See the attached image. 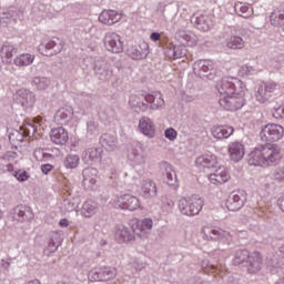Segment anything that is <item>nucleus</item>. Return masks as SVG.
I'll list each match as a JSON object with an SVG mask.
<instances>
[{"label": "nucleus", "mask_w": 284, "mask_h": 284, "mask_svg": "<svg viewBox=\"0 0 284 284\" xmlns=\"http://www.w3.org/2000/svg\"><path fill=\"white\" fill-rule=\"evenodd\" d=\"M220 94V105L229 112L241 110L245 105L247 88L237 78H224L216 85Z\"/></svg>", "instance_id": "obj_1"}, {"label": "nucleus", "mask_w": 284, "mask_h": 284, "mask_svg": "<svg viewBox=\"0 0 284 284\" xmlns=\"http://www.w3.org/2000/svg\"><path fill=\"white\" fill-rule=\"evenodd\" d=\"M220 94V105L229 112L241 110L245 105L247 88L237 78H224L216 85Z\"/></svg>", "instance_id": "obj_2"}, {"label": "nucleus", "mask_w": 284, "mask_h": 284, "mask_svg": "<svg viewBox=\"0 0 284 284\" xmlns=\"http://www.w3.org/2000/svg\"><path fill=\"white\" fill-rule=\"evenodd\" d=\"M281 159L283 155L276 145H260L248 154V165L270 168V165L281 163Z\"/></svg>", "instance_id": "obj_3"}, {"label": "nucleus", "mask_w": 284, "mask_h": 284, "mask_svg": "<svg viewBox=\"0 0 284 284\" xmlns=\"http://www.w3.org/2000/svg\"><path fill=\"white\" fill-rule=\"evenodd\" d=\"M179 210L185 216H196L203 210V199L197 195L182 197L179 201Z\"/></svg>", "instance_id": "obj_4"}, {"label": "nucleus", "mask_w": 284, "mask_h": 284, "mask_svg": "<svg viewBox=\"0 0 284 284\" xmlns=\"http://www.w3.org/2000/svg\"><path fill=\"white\" fill-rule=\"evenodd\" d=\"M243 261H247L250 263L248 272L251 274H256L260 272L263 265V257H261V253L254 252L250 255L247 251H237L235 254V263H243Z\"/></svg>", "instance_id": "obj_5"}, {"label": "nucleus", "mask_w": 284, "mask_h": 284, "mask_svg": "<svg viewBox=\"0 0 284 284\" xmlns=\"http://www.w3.org/2000/svg\"><path fill=\"white\" fill-rule=\"evenodd\" d=\"M260 136L264 143H276V141H281L284 138V126L268 123L262 128Z\"/></svg>", "instance_id": "obj_6"}, {"label": "nucleus", "mask_w": 284, "mask_h": 284, "mask_svg": "<svg viewBox=\"0 0 284 284\" xmlns=\"http://www.w3.org/2000/svg\"><path fill=\"white\" fill-rule=\"evenodd\" d=\"M45 120L43 116L38 115L33 119V124L32 123H27L22 126V133L24 136H29V139H32L36 136H42L43 132L45 130Z\"/></svg>", "instance_id": "obj_7"}, {"label": "nucleus", "mask_w": 284, "mask_h": 284, "mask_svg": "<svg viewBox=\"0 0 284 284\" xmlns=\"http://www.w3.org/2000/svg\"><path fill=\"white\" fill-rule=\"evenodd\" d=\"M277 89L278 84L274 81L263 82L255 94L256 101H258V103H267Z\"/></svg>", "instance_id": "obj_8"}, {"label": "nucleus", "mask_w": 284, "mask_h": 284, "mask_svg": "<svg viewBox=\"0 0 284 284\" xmlns=\"http://www.w3.org/2000/svg\"><path fill=\"white\" fill-rule=\"evenodd\" d=\"M113 205L120 210H130L131 212H134V210H139V207H141V202L134 195L124 194L116 197L113 201Z\"/></svg>", "instance_id": "obj_9"}, {"label": "nucleus", "mask_w": 284, "mask_h": 284, "mask_svg": "<svg viewBox=\"0 0 284 284\" xmlns=\"http://www.w3.org/2000/svg\"><path fill=\"white\" fill-rule=\"evenodd\" d=\"M202 234L206 241H222V243H230L232 241V235L227 231L222 229H210L204 226L202 229Z\"/></svg>", "instance_id": "obj_10"}, {"label": "nucleus", "mask_w": 284, "mask_h": 284, "mask_svg": "<svg viewBox=\"0 0 284 284\" xmlns=\"http://www.w3.org/2000/svg\"><path fill=\"white\" fill-rule=\"evenodd\" d=\"M104 47L109 52L119 54L123 52V41H121V36L115 32L106 33L104 37Z\"/></svg>", "instance_id": "obj_11"}, {"label": "nucleus", "mask_w": 284, "mask_h": 284, "mask_svg": "<svg viewBox=\"0 0 284 284\" xmlns=\"http://www.w3.org/2000/svg\"><path fill=\"white\" fill-rule=\"evenodd\" d=\"M121 19H123V13L112 9L103 10L99 16L100 23L104 26H114V23H119Z\"/></svg>", "instance_id": "obj_12"}, {"label": "nucleus", "mask_w": 284, "mask_h": 284, "mask_svg": "<svg viewBox=\"0 0 284 284\" xmlns=\"http://www.w3.org/2000/svg\"><path fill=\"white\" fill-rule=\"evenodd\" d=\"M209 181L213 185H223L230 181V172L225 166H219L213 173L209 175Z\"/></svg>", "instance_id": "obj_13"}, {"label": "nucleus", "mask_w": 284, "mask_h": 284, "mask_svg": "<svg viewBox=\"0 0 284 284\" xmlns=\"http://www.w3.org/2000/svg\"><path fill=\"white\" fill-rule=\"evenodd\" d=\"M50 139L55 145H65L70 141V133L63 126H58L51 130Z\"/></svg>", "instance_id": "obj_14"}, {"label": "nucleus", "mask_w": 284, "mask_h": 284, "mask_svg": "<svg viewBox=\"0 0 284 284\" xmlns=\"http://www.w3.org/2000/svg\"><path fill=\"white\" fill-rule=\"evenodd\" d=\"M130 226L133 232H140V234H148L150 230L154 226L152 219H144L140 221L139 219H133L130 222Z\"/></svg>", "instance_id": "obj_15"}, {"label": "nucleus", "mask_w": 284, "mask_h": 284, "mask_svg": "<svg viewBox=\"0 0 284 284\" xmlns=\"http://www.w3.org/2000/svg\"><path fill=\"white\" fill-rule=\"evenodd\" d=\"M17 101L20 102L23 108H32V105H34V101H37V98L30 90L20 89L17 92Z\"/></svg>", "instance_id": "obj_16"}, {"label": "nucleus", "mask_w": 284, "mask_h": 284, "mask_svg": "<svg viewBox=\"0 0 284 284\" xmlns=\"http://www.w3.org/2000/svg\"><path fill=\"white\" fill-rule=\"evenodd\" d=\"M89 278L91 281H110V278H114V271H112L110 267H103L93 270L89 273Z\"/></svg>", "instance_id": "obj_17"}, {"label": "nucleus", "mask_w": 284, "mask_h": 284, "mask_svg": "<svg viewBox=\"0 0 284 284\" xmlns=\"http://www.w3.org/2000/svg\"><path fill=\"white\" fill-rule=\"evenodd\" d=\"M229 154L232 161L239 162L245 156V146L241 142H232L229 145Z\"/></svg>", "instance_id": "obj_18"}, {"label": "nucleus", "mask_w": 284, "mask_h": 284, "mask_svg": "<svg viewBox=\"0 0 284 284\" xmlns=\"http://www.w3.org/2000/svg\"><path fill=\"white\" fill-rule=\"evenodd\" d=\"M139 130L144 134L145 136H150V139L154 138V134H156V129L154 128V123L150 118H142L139 123Z\"/></svg>", "instance_id": "obj_19"}, {"label": "nucleus", "mask_w": 284, "mask_h": 284, "mask_svg": "<svg viewBox=\"0 0 284 284\" xmlns=\"http://www.w3.org/2000/svg\"><path fill=\"white\" fill-rule=\"evenodd\" d=\"M234 134V128L230 125H216L212 129V135L214 139H230Z\"/></svg>", "instance_id": "obj_20"}, {"label": "nucleus", "mask_w": 284, "mask_h": 284, "mask_svg": "<svg viewBox=\"0 0 284 284\" xmlns=\"http://www.w3.org/2000/svg\"><path fill=\"white\" fill-rule=\"evenodd\" d=\"M195 164L199 168H216L219 159L214 154L201 155L196 159Z\"/></svg>", "instance_id": "obj_21"}, {"label": "nucleus", "mask_w": 284, "mask_h": 284, "mask_svg": "<svg viewBox=\"0 0 284 284\" xmlns=\"http://www.w3.org/2000/svg\"><path fill=\"white\" fill-rule=\"evenodd\" d=\"M19 52V49H17L12 44H3L0 51V57L3 61V63H12V58L14 54Z\"/></svg>", "instance_id": "obj_22"}, {"label": "nucleus", "mask_w": 284, "mask_h": 284, "mask_svg": "<svg viewBox=\"0 0 284 284\" xmlns=\"http://www.w3.org/2000/svg\"><path fill=\"white\" fill-rule=\"evenodd\" d=\"M141 192L145 199H151L152 196H156V183L152 180H144L141 184Z\"/></svg>", "instance_id": "obj_23"}, {"label": "nucleus", "mask_w": 284, "mask_h": 284, "mask_svg": "<svg viewBox=\"0 0 284 284\" xmlns=\"http://www.w3.org/2000/svg\"><path fill=\"white\" fill-rule=\"evenodd\" d=\"M115 240L118 243H130V241H134V234L130 233L125 226H118L115 230Z\"/></svg>", "instance_id": "obj_24"}, {"label": "nucleus", "mask_w": 284, "mask_h": 284, "mask_svg": "<svg viewBox=\"0 0 284 284\" xmlns=\"http://www.w3.org/2000/svg\"><path fill=\"white\" fill-rule=\"evenodd\" d=\"M14 65L17 68H26L34 63V54L32 53H22L13 59Z\"/></svg>", "instance_id": "obj_25"}, {"label": "nucleus", "mask_w": 284, "mask_h": 284, "mask_svg": "<svg viewBox=\"0 0 284 284\" xmlns=\"http://www.w3.org/2000/svg\"><path fill=\"white\" fill-rule=\"evenodd\" d=\"M73 114L74 111L72 110V106H63L57 111L54 119L59 123H68Z\"/></svg>", "instance_id": "obj_26"}, {"label": "nucleus", "mask_w": 284, "mask_h": 284, "mask_svg": "<svg viewBox=\"0 0 284 284\" xmlns=\"http://www.w3.org/2000/svg\"><path fill=\"white\" fill-rule=\"evenodd\" d=\"M26 139V135L22 130H12L9 133V141L13 148H21L23 141Z\"/></svg>", "instance_id": "obj_27"}, {"label": "nucleus", "mask_w": 284, "mask_h": 284, "mask_svg": "<svg viewBox=\"0 0 284 284\" xmlns=\"http://www.w3.org/2000/svg\"><path fill=\"white\" fill-rule=\"evenodd\" d=\"M225 206L230 212H237V210H241L243 206V200L241 199V195L234 194L229 197L226 200Z\"/></svg>", "instance_id": "obj_28"}, {"label": "nucleus", "mask_w": 284, "mask_h": 284, "mask_svg": "<svg viewBox=\"0 0 284 284\" xmlns=\"http://www.w3.org/2000/svg\"><path fill=\"white\" fill-rule=\"evenodd\" d=\"M226 48H230V50H243L245 41L239 36H232L226 40Z\"/></svg>", "instance_id": "obj_29"}, {"label": "nucleus", "mask_w": 284, "mask_h": 284, "mask_svg": "<svg viewBox=\"0 0 284 284\" xmlns=\"http://www.w3.org/2000/svg\"><path fill=\"white\" fill-rule=\"evenodd\" d=\"M194 70H201L202 72H210V70H214V61L200 60L194 63Z\"/></svg>", "instance_id": "obj_30"}, {"label": "nucleus", "mask_w": 284, "mask_h": 284, "mask_svg": "<svg viewBox=\"0 0 284 284\" xmlns=\"http://www.w3.org/2000/svg\"><path fill=\"white\" fill-rule=\"evenodd\" d=\"M82 214L87 219H90L97 214V204L92 201H87L82 206Z\"/></svg>", "instance_id": "obj_31"}, {"label": "nucleus", "mask_w": 284, "mask_h": 284, "mask_svg": "<svg viewBox=\"0 0 284 284\" xmlns=\"http://www.w3.org/2000/svg\"><path fill=\"white\" fill-rule=\"evenodd\" d=\"M32 88L36 90H47L50 85V80L48 78H33L31 82Z\"/></svg>", "instance_id": "obj_32"}, {"label": "nucleus", "mask_w": 284, "mask_h": 284, "mask_svg": "<svg viewBox=\"0 0 284 284\" xmlns=\"http://www.w3.org/2000/svg\"><path fill=\"white\" fill-rule=\"evenodd\" d=\"M145 101L148 103H151V108L153 110H159V108H163V105H165V101L163 100V98H155L152 94L145 95Z\"/></svg>", "instance_id": "obj_33"}, {"label": "nucleus", "mask_w": 284, "mask_h": 284, "mask_svg": "<svg viewBox=\"0 0 284 284\" xmlns=\"http://www.w3.org/2000/svg\"><path fill=\"white\" fill-rule=\"evenodd\" d=\"M79 155L69 154L64 159V166L68 168L69 170H74V168L79 166Z\"/></svg>", "instance_id": "obj_34"}, {"label": "nucleus", "mask_w": 284, "mask_h": 284, "mask_svg": "<svg viewBox=\"0 0 284 284\" xmlns=\"http://www.w3.org/2000/svg\"><path fill=\"white\" fill-rule=\"evenodd\" d=\"M271 23L272 26H283L284 23V13L277 10H274L271 13Z\"/></svg>", "instance_id": "obj_35"}, {"label": "nucleus", "mask_w": 284, "mask_h": 284, "mask_svg": "<svg viewBox=\"0 0 284 284\" xmlns=\"http://www.w3.org/2000/svg\"><path fill=\"white\" fill-rule=\"evenodd\" d=\"M55 45H57V42L52 40L48 41L39 45V52H41V54H44V57H48V50H52Z\"/></svg>", "instance_id": "obj_36"}, {"label": "nucleus", "mask_w": 284, "mask_h": 284, "mask_svg": "<svg viewBox=\"0 0 284 284\" xmlns=\"http://www.w3.org/2000/svg\"><path fill=\"white\" fill-rule=\"evenodd\" d=\"M16 214L19 216V219L26 221L28 219V215L30 214V210L27 206L19 205L16 207Z\"/></svg>", "instance_id": "obj_37"}, {"label": "nucleus", "mask_w": 284, "mask_h": 284, "mask_svg": "<svg viewBox=\"0 0 284 284\" xmlns=\"http://www.w3.org/2000/svg\"><path fill=\"white\" fill-rule=\"evenodd\" d=\"M254 73V68L247 64L242 65L239 69V77H250V74Z\"/></svg>", "instance_id": "obj_38"}, {"label": "nucleus", "mask_w": 284, "mask_h": 284, "mask_svg": "<svg viewBox=\"0 0 284 284\" xmlns=\"http://www.w3.org/2000/svg\"><path fill=\"white\" fill-rule=\"evenodd\" d=\"M14 178L17 179V181L23 182V181H28V179H30V174L27 173L26 170H18L14 173Z\"/></svg>", "instance_id": "obj_39"}, {"label": "nucleus", "mask_w": 284, "mask_h": 284, "mask_svg": "<svg viewBox=\"0 0 284 284\" xmlns=\"http://www.w3.org/2000/svg\"><path fill=\"white\" fill-rule=\"evenodd\" d=\"M176 130H174L173 128L165 130V136L170 141H174L176 139Z\"/></svg>", "instance_id": "obj_40"}, {"label": "nucleus", "mask_w": 284, "mask_h": 284, "mask_svg": "<svg viewBox=\"0 0 284 284\" xmlns=\"http://www.w3.org/2000/svg\"><path fill=\"white\" fill-rule=\"evenodd\" d=\"M53 169H54V166H52V164H42L41 165V171L43 174H50V172H52Z\"/></svg>", "instance_id": "obj_41"}, {"label": "nucleus", "mask_w": 284, "mask_h": 284, "mask_svg": "<svg viewBox=\"0 0 284 284\" xmlns=\"http://www.w3.org/2000/svg\"><path fill=\"white\" fill-rule=\"evenodd\" d=\"M275 179H278L280 181H283L284 179V165L280 169H277L275 173Z\"/></svg>", "instance_id": "obj_42"}, {"label": "nucleus", "mask_w": 284, "mask_h": 284, "mask_svg": "<svg viewBox=\"0 0 284 284\" xmlns=\"http://www.w3.org/2000/svg\"><path fill=\"white\" fill-rule=\"evenodd\" d=\"M179 52H181V48L174 47L173 48V59H181V57H183V53H179Z\"/></svg>", "instance_id": "obj_43"}, {"label": "nucleus", "mask_w": 284, "mask_h": 284, "mask_svg": "<svg viewBox=\"0 0 284 284\" xmlns=\"http://www.w3.org/2000/svg\"><path fill=\"white\" fill-rule=\"evenodd\" d=\"M144 51H139V53L135 55V59H143L144 54H148V43H143Z\"/></svg>", "instance_id": "obj_44"}, {"label": "nucleus", "mask_w": 284, "mask_h": 284, "mask_svg": "<svg viewBox=\"0 0 284 284\" xmlns=\"http://www.w3.org/2000/svg\"><path fill=\"white\" fill-rule=\"evenodd\" d=\"M150 39H151V41H161V33H159V32H153V33L150 36Z\"/></svg>", "instance_id": "obj_45"}, {"label": "nucleus", "mask_w": 284, "mask_h": 284, "mask_svg": "<svg viewBox=\"0 0 284 284\" xmlns=\"http://www.w3.org/2000/svg\"><path fill=\"white\" fill-rule=\"evenodd\" d=\"M197 30H202V32H207V30H210V26L197 24Z\"/></svg>", "instance_id": "obj_46"}, {"label": "nucleus", "mask_w": 284, "mask_h": 284, "mask_svg": "<svg viewBox=\"0 0 284 284\" xmlns=\"http://www.w3.org/2000/svg\"><path fill=\"white\" fill-rule=\"evenodd\" d=\"M248 10H250V7H247L246 4H241L240 12H242V14H246Z\"/></svg>", "instance_id": "obj_47"}, {"label": "nucleus", "mask_w": 284, "mask_h": 284, "mask_svg": "<svg viewBox=\"0 0 284 284\" xmlns=\"http://www.w3.org/2000/svg\"><path fill=\"white\" fill-rule=\"evenodd\" d=\"M68 225H70V223L68 222L67 219L60 220V226H61V227H68Z\"/></svg>", "instance_id": "obj_48"}, {"label": "nucleus", "mask_w": 284, "mask_h": 284, "mask_svg": "<svg viewBox=\"0 0 284 284\" xmlns=\"http://www.w3.org/2000/svg\"><path fill=\"white\" fill-rule=\"evenodd\" d=\"M166 178L169 179V183L172 184V181H174V178H172V173H166Z\"/></svg>", "instance_id": "obj_49"}, {"label": "nucleus", "mask_w": 284, "mask_h": 284, "mask_svg": "<svg viewBox=\"0 0 284 284\" xmlns=\"http://www.w3.org/2000/svg\"><path fill=\"white\" fill-rule=\"evenodd\" d=\"M27 284H41L39 280L29 281Z\"/></svg>", "instance_id": "obj_50"}, {"label": "nucleus", "mask_w": 284, "mask_h": 284, "mask_svg": "<svg viewBox=\"0 0 284 284\" xmlns=\"http://www.w3.org/2000/svg\"><path fill=\"white\" fill-rule=\"evenodd\" d=\"M12 155H13V159L17 156V153H12Z\"/></svg>", "instance_id": "obj_51"}, {"label": "nucleus", "mask_w": 284, "mask_h": 284, "mask_svg": "<svg viewBox=\"0 0 284 284\" xmlns=\"http://www.w3.org/2000/svg\"><path fill=\"white\" fill-rule=\"evenodd\" d=\"M138 150H143V148H141V146H138Z\"/></svg>", "instance_id": "obj_52"}, {"label": "nucleus", "mask_w": 284, "mask_h": 284, "mask_svg": "<svg viewBox=\"0 0 284 284\" xmlns=\"http://www.w3.org/2000/svg\"><path fill=\"white\" fill-rule=\"evenodd\" d=\"M244 19H247V16H244Z\"/></svg>", "instance_id": "obj_53"}, {"label": "nucleus", "mask_w": 284, "mask_h": 284, "mask_svg": "<svg viewBox=\"0 0 284 284\" xmlns=\"http://www.w3.org/2000/svg\"><path fill=\"white\" fill-rule=\"evenodd\" d=\"M0 151H1V143H0Z\"/></svg>", "instance_id": "obj_54"}]
</instances>
